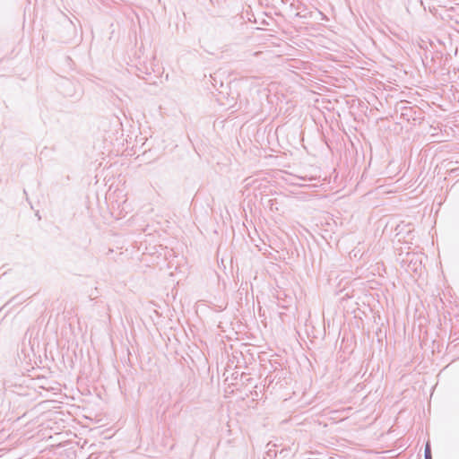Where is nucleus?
Listing matches in <instances>:
<instances>
[{
	"mask_svg": "<svg viewBox=\"0 0 459 459\" xmlns=\"http://www.w3.org/2000/svg\"><path fill=\"white\" fill-rule=\"evenodd\" d=\"M425 456H426V459H431V455H430V448H429V446L427 445L426 446V449H425Z\"/></svg>",
	"mask_w": 459,
	"mask_h": 459,
	"instance_id": "f257e3e1",
	"label": "nucleus"
}]
</instances>
